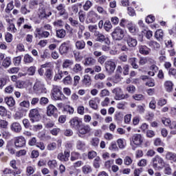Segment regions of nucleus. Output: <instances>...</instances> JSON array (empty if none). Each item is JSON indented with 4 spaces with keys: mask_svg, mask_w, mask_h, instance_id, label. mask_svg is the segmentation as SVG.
I'll use <instances>...</instances> for the list:
<instances>
[{
    "mask_svg": "<svg viewBox=\"0 0 176 176\" xmlns=\"http://www.w3.org/2000/svg\"><path fill=\"white\" fill-rule=\"evenodd\" d=\"M144 136L140 133H135L129 138L130 144L132 146V149L135 151V147L134 146H141L144 144Z\"/></svg>",
    "mask_w": 176,
    "mask_h": 176,
    "instance_id": "1",
    "label": "nucleus"
},
{
    "mask_svg": "<svg viewBox=\"0 0 176 176\" xmlns=\"http://www.w3.org/2000/svg\"><path fill=\"white\" fill-rule=\"evenodd\" d=\"M61 87H58L57 85H53L52 89L51 91L52 97L54 100H63L67 98L63 94V91H61Z\"/></svg>",
    "mask_w": 176,
    "mask_h": 176,
    "instance_id": "2",
    "label": "nucleus"
},
{
    "mask_svg": "<svg viewBox=\"0 0 176 176\" xmlns=\"http://www.w3.org/2000/svg\"><path fill=\"white\" fill-rule=\"evenodd\" d=\"M111 36L113 41H122V39L124 38V30L117 26L111 33Z\"/></svg>",
    "mask_w": 176,
    "mask_h": 176,
    "instance_id": "3",
    "label": "nucleus"
},
{
    "mask_svg": "<svg viewBox=\"0 0 176 176\" xmlns=\"http://www.w3.org/2000/svg\"><path fill=\"white\" fill-rule=\"evenodd\" d=\"M113 94H115V100H127L130 97L129 94H123V90L120 87L115 88L112 90Z\"/></svg>",
    "mask_w": 176,
    "mask_h": 176,
    "instance_id": "4",
    "label": "nucleus"
},
{
    "mask_svg": "<svg viewBox=\"0 0 176 176\" xmlns=\"http://www.w3.org/2000/svg\"><path fill=\"white\" fill-rule=\"evenodd\" d=\"M100 19V15L97 14V12L91 10L87 14V19L85 20V23L87 24H90V23H97Z\"/></svg>",
    "mask_w": 176,
    "mask_h": 176,
    "instance_id": "5",
    "label": "nucleus"
},
{
    "mask_svg": "<svg viewBox=\"0 0 176 176\" xmlns=\"http://www.w3.org/2000/svg\"><path fill=\"white\" fill-rule=\"evenodd\" d=\"M151 162L153 163V168H160V167L164 166V160L159 155L153 157Z\"/></svg>",
    "mask_w": 176,
    "mask_h": 176,
    "instance_id": "6",
    "label": "nucleus"
},
{
    "mask_svg": "<svg viewBox=\"0 0 176 176\" xmlns=\"http://www.w3.org/2000/svg\"><path fill=\"white\" fill-rule=\"evenodd\" d=\"M29 118L32 123L41 120V114L37 109H33L30 111Z\"/></svg>",
    "mask_w": 176,
    "mask_h": 176,
    "instance_id": "7",
    "label": "nucleus"
},
{
    "mask_svg": "<svg viewBox=\"0 0 176 176\" xmlns=\"http://www.w3.org/2000/svg\"><path fill=\"white\" fill-rule=\"evenodd\" d=\"M69 49H72V44H71V41H67L60 45L59 47V52L62 55L67 54L69 51Z\"/></svg>",
    "mask_w": 176,
    "mask_h": 176,
    "instance_id": "8",
    "label": "nucleus"
},
{
    "mask_svg": "<svg viewBox=\"0 0 176 176\" xmlns=\"http://www.w3.org/2000/svg\"><path fill=\"white\" fill-rule=\"evenodd\" d=\"M56 10H58V14L59 16H63V17L67 20L68 19V12H67V10H65V5L63 3H60L56 7Z\"/></svg>",
    "mask_w": 176,
    "mask_h": 176,
    "instance_id": "9",
    "label": "nucleus"
},
{
    "mask_svg": "<svg viewBox=\"0 0 176 176\" xmlns=\"http://www.w3.org/2000/svg\"><path fill=\"white\" fill-rule=\"evenodd\" d=\"M69 123L72 129L78 130L80 127V123H82V120H80L79 117H74L69 120Z\"/></svg>",
    "mask_w": 176,
    "mask_h": 176,
    "instance_id": "10",
    "label": "nucleus"
},
{
    "mask_svg": "<svg viewBox=\"0 0 176 176\" xmlns=\"http://www.w3.org/2000/svg\"><path fill=\"white\" fill-rule=\"evenodd\" d=\"M16 148H24L25 146V138L24 136H17L14 139Z\"/></svg>",
    "mask_w": 176,
    "mask_h": 176,
    "instance_id": "11",
    "label": "nucleus"
},
{
    "mask_svg": "<svg viewBox=\"0 0 176 176\" xmlns=\"http://www.w3.org/2000/svg\"><path fill=\"white\" fill-rule=\"evenodd\" d=\"M33 89L34 90V91H36V93L38 94H46L47 92L46 87H45V85H43V83H42L41 81L36 82L33 87Z\"/></svg>",
    "mask_w": 176,
    "mask_h": 176,
    "instance_id": "12",
    "label": "nucleus"
},
{
    "mask_svg": "<svg viewBox=\"0 0 176 176\" xmlns=\"http://www.w3.org/2000/svg\"><path fill=\"white\" fill-rule=\"evenodd\" d=\"M37 15L40 20H43V19H49V17L52 16V12L50 11L46 12V10H45V8H40L38 10Z\"/></svg>",
    "mask_w": 176,
    "mask_h": 176,
    "instance_id": "13",
    "label": "nucleus"
},
{
    "mask_svg": "<svg viewBox=\"0 0 176 176\" xmlns=\"http://www.w3.org/2000/svg\"><path fill=\"white\" fill-rule=\"evenodd\" d=\"M78 131V137H82L81 135H85V134H88L91 131V128L89 124H84L77 129Z\"/></svg>",
    "mask_w": 176,
    "mask_h": 176,
    "instance_id": "14",
    "label": "nucleus"
},
{
    "mask_svg": "<svg viewBox=\"0 0 176 176\" xmlns=\"http://www.w3.org/2000/svg\"><path fill=\"white\" fill-rule=\"evenodd\" d=\"M116 69V64L112 60H107L105 63V69L108 74H113Z\"/></svg>",
    "mask_w": 176,
    "mask_h": 176,
    "instance_id": "15",
    "label": "nucleus"
},
{
    "mask_svg": "<svg viewBox=\"0 0 176 176\" xmlns=\"http://www.w3.org/2000/svg\"><path fill=\"white\" fill-rule=\"evenodd\" d=\"M47 116H54V118H58V114H57V108L53 105L50 104L47 107Z\"/></svg>",
    "mask_w": 176,
    "mask_h": 176,
    "instance_id": "16",
    "label": "nucleus"
},
{
    "mask_svg": "<svg viewBox=\"0 0 176 176\" xmlns=\"http://www.w3.org/2000/svg\"><path fill=\"white\" fill-rule=\"evenodd\" d=\"M36 32V37L38 38L39 39L42 38H49L50 36V32L47 31L42 32V29L37 28L35 30Z\"/></svg>",
    "mask_w": 176,
    "mask_h": 176,
    "instance_id": "17",
    "label": "nucleus"
},
{
    "mask_svg": "<svg viewBox=\"0 0 176 176\" xmlns=\"http://www.w3.org/2000/svg\"><path fill=\"white\" fill-rule=\"evenodd\" d=\"M100 98L98 97H95L91 98L89 101V105L90 107V108H91L92 109H94L95 111H97L98 109V104H100Z\"/></svg>",
    "mask_w": 176,
    "mask_h": 176,
    "instance_id": "18",
    "label": "nucleus"
},
{
    "mask_svg": "<svg viewBox=\"0 0 176 176\" xmlns=\"http://www.w3.org/2000/svg\"><path fill=\"white\" fill-rule=\"evenodd\" d=\"M69 156H71L69 151L65 150L64 153H60L58 154L57 158L58 160H60V162H68V160H69Z\"/></svg>",
    "mask_w": 176,
    "mask_h": 176,
    "instance_id": "19",
    "label": "nucleus"
},
{
    "mask_svg": "<svg viewBox=\"0 0 176 176\" xmlns=\"http://www.w3.org/2000/svg\"><path fill=\"white\" fill-rule=\"evenodd\" d=\"M10 130L13 131V133H21V130L23 128L21 127V124L17 122H14L10 125Z\"/></svg>",
    "mask_w": 176,
    "mask_h": 176,
    "instance_id": "20",
    "label": "nucleus"
},
{
    "mask_svg": "<svg viewBox=\"0 0 176 176\" xmlns=\"http://www.w3.org/2000/svg\"><path fill=\"white\" fill-rule=\"evenodd\" d=\"M94 36H96V41L98 42H101V43L106 42V43L108 45V42L107 41V40H108V38L105 37V35H104V34L100 32V31L95 32Z\"/></svg>",
    "mask_w": 176,
    "mask_h": 176,
    "instance_id": "21",
    "label": "nucleus"
},
{
    "mask_svg": "<svg viewBox=\"0 0 176 176\" xmlns=\"http://www.w3.org/2000/svg\"><path fill=\"white\" fill-rule=\"evenodd\" d=\"M70 71L72 74H80L83 71V66L80 63H76Z\"/></svg>",
    "mask_w": 176,
    "mask_h": 176,
    "instance_id": "22",
    "label": "nucleus"
},
{
    "mask_svg": "<svg viewBox=\"0 0 176 176\" xmlns=\"http://www.w3.org/2000/svg\"><path fill=\"white\" fill-rule=\"evenodd\" d=\"M125 41L129 47H135V46H137V39L133 38L130 36L125 37Z\"/></svg>",
    "mask_w": 176,
    "mask_h": 176,
    "instance_id": "23",
    "label": "nucleus"
},
{
    "mask_svg": "<svg viewBox=\"0 0 176 176\" xmlns=\"http://www.w3.org/2000/svg\"><path fill=\"white\" fill-rule=\"evenodd\" d=\"M164 87L168 93L173 91V87H174V83L171 80H166L164 83Z\"/></svg>",
    "mask_w": 176,
    "mask_h": 176,
    "instance_id": "24",
    "label": "nucleus"
},
{
    "mask_svg": "<svg viewBox=\"0 0 176 176\" xmlns=\"http://www.w3.org/2000/svg\"><path fill=\"white\" fill-rule=\"evenodd\" d=\"M83 64L87 67H91L96 64V60L93 57H87L85 58Z\"/></svg>",
    "mask_w": 176,
    "mask_h": 176,
    "instance_id": "25",
    "label": "nucleus"
},
{
    "mask_svg": "<svg viewBox=\"0 0 176 176\" xmlns=\"http://www.w3.org/2000/svg\"><path fill=\"white\" fill-rule=\"evenodd\" d=\"M126 28H128V30L131 34H135L138 32V29H137L135 25H134V23H133L131 21L129 22V23L126 25Z\"/></svg>",
    "mask_w": 176,
    "mask_h": 176,
    "instance_id": "26",
    "label": "nucleus"
},
{
    "mask_svg": "<svg viewBox=\"0 0 176 176\" xmlns=\"http://www.w3.org/2000/svg\"><path fill=\"white\" fill-rule=\"evenodd\" d=\"M12 65V58L10 56H6L2 61L1 66L3 68H9Z\"/></svg>",
    "mask_w": 176,
    "mask_h": 176,
    "instance_id": "27",
    "label": "nucleus"
},
{
    "mask_svg": "<svg viewBox=\"0 0 176 176\" xmlns=\"http://www.w3.org/2000/svg\"><path fill=\"white\" fill-rule=\"evenodd\" d=\"M139 52L140 54H144V56H148L151 52V49L148 48L146 45L139 46Z\"/></svg>",
    "mask_w": 176,
    "mask_h": 176,
    "instance_id": "28",
    "label": "nucleus"
},
{
    "mask_svg": "<svg viewBox=\"0 0 176 176\" xmlns=\"http://www.w3.org/2000/svg\"><path fill=\"white\" fill-rule=\"evenodd\" d=\"M28 87V82L23 81V80H18L16 82V87L17 89H25Z\"/></svg>",
    "mask_w": 176,
    "mask_h": 176,
    "instance_id": "29",
    "label": "nucleus"
},
{
    "mask_svg": "<svg viewBox=\"0 0 176 176\" xmlns=\"http://www.w3.org/2000/svg\"><path fill=\"white\" fill-rule=\"evenodd\" d=\"M4 102H6L8 107H14L16 104V102L14 101V99L12 97L5 98Z\"/></svg>",
    "mask_w": 176,
    "mask_h": 176,
    "instance_id": "30",
    "label": "nucleus"
},
{
    "mask_svg": "<svg viewBox=\"0 0 176 176\" xmlns=\"http://www.w3.org/2000/svg\"><path fill=\"white\" fill-rule=\"evenodd\" d=\"M76 47L78 50H83L86 47V43L83 40L77 41L76 42Z\"/></svg>",
    "mask_w": 176,
    "mask_h": 176,
    "instance_id": "31",
    "label": "nucleus"
},
{
    "mask_svg": "<svg viewBox=\"0 0 176 176\" xmlns=\"http://www.w3.org/2000/svg\"><path fill=\"white\" fill-rule=\"evenodd\" d=\"M23 62L25 64H31V63H34V58L29 54H26L24 55Z\"/></svg>",
    "mask_w": 176,
    "mask_h": 176,
    "instance_id": "32",
    "label": "nucleus"
},
{
    "mask_svg": "<svg viewBox=\"0 0 176 176\" xmlns=\"http://www.w3.org/2000/svg\"><path fill=\"white\" fill-rule=\"evenodd\" d=\"M164 36V32L162 30H158L155 33V38L157 41H162Z\"/></svg>",
    "mask_w": 176,
    "mask_h": 176,
    "instance_id": "33",
    "label": "nucleus"
},
{
    "mask_svg": "<svg viewBox=\"0 0 176 176\" xmlns=\"http://www.w3.org/2000/svg\"><path fill=\"white\" fill-rule=\"evenodd\" d=\"M80 157H81L80 153L75 151H73L71 153V157H70L71 162H75L76 160L80 159Z\"/></svg>",
    "mask_w": 176,
    "mask_h": 176,
    "instance_id": "34",
    "label": "nucleus"
},
{
    "mask_svg": "<svg viewBox=\"0 0 176 176\" xmlns=\"http://www.w3.org/2000/svg\"><path fill=\"white\" fill-rule=\"evenodd\" d=\"M1 176H10L12 174L13 175V170L10 168H5L1 170Z\"/></svg>",
    "mask_w": 176,
    "mask_h": 176,
    "instance_id": "35",
    "label": "nucleus"
},
{
    "mask_svg": "<svg viewBox=\"0 0 176 176\" xmlns=\"http://www.w3.org/2000/svg\"><path fill=\"white\" fill-rule=\"evenodd\" d=\"M71 65H74V60L66 59L63 61L62 67L63 68H69Z\"/></svg>",
    "mask_w": 176,
    "mask_h": 176,
    "instance_id": "36",
    "label": "nucleus"
},
{
    "mask_svg": "<svg viewBox=\"0 0 176 176\" xmlns=\"http://www.w3.org/2000/svg\"><path fill=\"white\" fill-rule=\"evenodd\" d=\"M52 65L51 63H45L44 65H41V67L38 69V74L42 76L43 74L45 73V70H43V68H49Z\"/></svg>",
    "mask_w": 176,
    "mask_h": 176,
    "instance_id": "37",
    "label": "nucleus"
},
{
    "mask_svg": "<svg viewBox=\"0 0 176 176\" xmlns=\"http://www.w3.org/2000/svg\"><path fill=\"white\" fill-rule=\"evenodd\" d=\"M124 164L125 166H131L133 164V158L129 155L125 156L124 158Z\"/></svg>",
    "mask_w": 176,
    "mask_h": 176,
    "instance_id": "38",
    "label": "nucleus"
},
{
    "mask_svg": "<svg viewBox=\"0 0 176 176\" xmlns=\"http://www.w3.org/2000/svg\"><path fill=\"white\" fill-rule=\"evenodd\" d=\"M99 96L102 98L104 97H109V96H111V92L109 91V90L104 89L100 91Z\"/></svg>",
    "mask_w": 176,
    "mask_h": 176,
    "instance_id": "39",
    "label": "nucleus"
},
{
    "mask_svg": "<svg viewBox=\"0 0 176 176\" xmlns=\"http://www.w3.org/2000/svg\"><path fill=\"white\" fill-rule=\"evenodd\" d=\"M166 160H170V162H174L175 163V153H167L166 155Z\"/></svg>",
    "mask_w": 176,
    "mask_h": 176,
    "instance_id": "40",
    "label": "nucleus"
},
{
    "mask_svg": "<svg viewBox=\"0 0 176 176\" xmlns=\"http://www.w3.org/2000/svg\"><path fill=\"white\" fill-rule=\"evenodd\" d=\"M65 35H67V32L64 29H60L56 31V36L58 38H65Z\"/></svg>",
    "mask_w": 176,
    "mask_h": 176,
    "instance_id": "41",
    "label": "nucleus"
},
{
    "mask_svg": "<svg viewBox=\"0 0 176 176\" xmlns=\"http://www.w3.org/2000/svg\"><path fill=\"white\" fill-rule=\"evenodd\" d=\"M148 46L150 47H153L155 50H157V49H160V44L156 41H149Z\"/></svg>",
    "mask_w": 176,
    "mask_h": 176,
    "instance_id": "42",
    "label": "nucleus"
},
{
    "mask_svg": "<svg viewBox=\"0 0 176 176\" xmlns=\"http://www.w3.org/2000/svg\"><path fill=\"white\" fill-rule=\"evenodd\" d=\"M82 171L84 174H90L93 170L91 169V166L89 165H85L82 166Z\"/></svg>",
    "mask_w": 176,
    "mask_h": 176,
    "instance_id": "43",
    "label": "nucleus"
},
{
    "mask_svg": "<svg viewBox=\"0 0 176 176\" xmlns=\"http://www.w3.org/2000/svg\"><path fill=\"white\" fill-rule=\"evenodd\" d=\"M103 27L105 31H107V32H109V31L112 30V23H111V21H106L105 23H104Z\"/></svg>",
    "mask_w": 176,
    "mask_h": 176,
    "instance_id": "44",
    "label": "nucleus"
},
{
    "mask_svg": "<svg viewBox=\"0 0 176 176\" xmlns=\"http://www.w3.org/2000/svg\"><path fill=\"white\" fill-rule=\"evenodd\" d=\"M129 63L135 69L138 68V65L137 64V58H131L129 59Z\"/></svg>",
    "mask_w": 176,
    "mask_h": 176,
    "instance_id": "45",
    "label": "nucleus"
},
{
    "mask_svg": "<svg viewBox=\"0 0 176 176\" xmlns=\"http://www.w3.org/2000/svg\"><path fill=\"white\" fill-rule=\"evenodd\" d=\"M35 173V168L32 166H28L26 167V173L27 175L30 176L32 175Z\"/></svg>",
    "mask_w": 176,
    "mask_h": 176,
    "instance_id": "46",
    "label": "nucleus"
},
{
    "mask_svg": "<svg viewBox=\"0 0 176 176\" xmlns=\"http://www.w3.org/2000/svg\"><path fill=\"white\" fill-rule=\"evenodd\" d=\"M85 146H86V144L85 143V142L78 140L76 143V148L79 151H82V150L85 149Z\"/></svg>",
    "mask_w": 176,
    "mask_h": 176,
    "instance_id": "47",
    "label": "nucleus"
},
{
    "mask_svg": "<svg viewBox=\"0 0 176 176\" xmlns=\"http://www.w3.org/2000/svg\"><path fill=\"white\" fill-rule=\"evenodd\" d=\"M132 98H133V100H135V101H144V100H145V96H144V95L142 94H135L132 96Z\"/></svg>",
    "mask_w": 176,
    "mask_h": 176,
    "instance_id": "48",
    "label": "nucleus"
},
{
    "mask_svg": "<svg viewBox=\"0 0 176 176\" xmlns=\"http://www.w3.org/2000/svg\"><path fill=\"white\" fill-rule=\"evenodd\" d=\"M164 173L166 175H171V174L173 173V169H171V167L169 164H166L165 166Z\"/></svg>",
    "mask_w": 176,
    "mask_h": 176,
    "instance_id": "49",
    "label": "nucleus"
},
{
    "mask_svg": "<svg viewBox=\"0 0 176 176\" xmlns=\"http://www.w3.org/2000/svg\"><path fill=\"white\" fill-rule=\"evenodd\" d=\"M47 166L50 167V168L54 169L56 167H57V161L54 160H49L47 162Z\"/></svg>",
    "mask_w": 176,
    "mask_h": 176,
    "instance_id": "50",
    "label": "nucleus"
},
{
    "mask_svg": "<svg viewBox=\"0 0 176 176\" xmlns=\"http://www.w3.org/2000/svg\"><path fill=\"white\" fill-rule=\"evenodd\" d=\"M38 5V0H30L29 2L30 9H35Z\"/></svg>",
    "mask_w": 176,
    "mask_h": 176,
    "instance_id": "51",
    "label": "nucleus"
},
{
    "mask_svg": "<svg viewBox=\"0 0 176 176\" xmlns=\"http://www.w3.org/2000/svg\"><path fill=\"white\" fill-rule=\"evenodd\" d=\"M19 107H21V108L22 109H24V108H30V101L28 100H23L22 102H21L19 103Z\"/></svg>",
    "mask_w": 176,
    "mask_h": 176,
    "instance_id": "52",
    "label": "nucleus"
},
{
    "mask_svg": "<svg viewBox=\"0 0 176 176\" xmlns=\"http://www.w3.org/2000/svg\"><path fill=\"white\" fill-rule=\"evenodd\" d=\"M8 31L10 32H12L13 34H16L17 32V28H16V25H14V23H10L8 25Z\"/></svg>",
    "mask_w": 176,
    "mask_h": 176,
    "instance_id": "53",
    "label": "nucleus"
},
{
    "mask_svg": "<svg viewBox=\"0 0 176 176\" xmlns=\"http://www.w3.org/2000/svg\"><path fill=\"white\" fill-rule=\"evenodd\" d=\"M21 13L22 14H28V13H31V10L27 9V5L24 4L21 7Z\"/></svg>",
    "mask_w": 176,
    "mask_h": 176,
    "instance_id": "54",
    "label": "nucleus"
},
{
    "mask_svg": "<svg viewBox=\"0 0 176 176\" xmlns=\"http://www.w3.org/2000/svg\"><path fill=\"white\" fill-rule=\"evenodd\" d=\"M92 6H93V3H91V1L87 0L83 6V9H84V10L87 12V10H89V9H90V8H91Z\"/></svg>",
    "mask_w": 176,
    "mask_h": 176,
    "instance_id": "55",
    "label": "nucleus"
},
{
    "mask_svg": "<svg viewBox=\"0 0 176 176\" xmlns=\"http://www.w3.org/2000/svg\"><path fill=\"white\" fill-rule=\"evenodd\" d=\"M4 91L6 94H12L14 91V87L13 85H9L5 88Z\"/></svg>",
    "mask_w": 176,
    "mask_h": 176,
    "instance_id": "56",
    "label": "nucleus"
},
{
    "mask_svg": "<svg viewBox=\"0 0 176 176\" xmlns=\"http://www.w3.org/2000/svg\"><path fill=\"white\" fill-rule=\"evenodd\" d=\"M53 25H54V27H64V21L58 19L53 22Z\"/></svg>",
    "mask_w": 176,
    "mask_h": 176,
    "instance_id": "57",
    "label": "nucleus"
},
{
    "mask_svg": "<svg viewBox=\"0 0 176 176\" xmlns=\"http://www.w3.org/2000/svg\"><path fill=\"white\" fill-rule=\"evenodd\" d=\"M98 144H100V139L98 138H94L91 139V145H92V146L96 148V146H98Z\"/></svg>",
    "mask_w": 176,
    "mask_h": 176,
    "instance_id": "58",
    "label": "nucleus"
},
{
    "mask_svg": "<svg viewBox=\"0 0 176 176\" xmlns=\"http://www.w3.org/2000/svg\"><path fill=\"white\" fill-rule=\"evenodd\" d=\"M45 75L47 79H52L53 78V70L52 69H47Z\"/></svg>",
    "mask_w": 176,
    "mask_h": 176,
    "instance_id": "59",
    "label": "nucleus"
},
{
    "mask_svg": "<svg viewBox=\"0 0 176 176\" xmlns=\"http://www.w3.org/2000/svg\"><path fill=\"white\" fill-rule=\"evenodd\" d=\"M104 78H105V74H104V73L97 74L94 76L95 80H104Z\"/></svg>",
    "mask_w": 176,
    "mask_h": 176,
    "instance_id": "60",
    "label": "nucleus"
},
{
    "mask_svg": "<svg viewBox=\"0 0 176 176\" xmlns=\"http://www.w3.org/2000/svg\"><path fill=\"white\" fill-rule=\"evenodd\" d=\"M117 143L120 149H124L126 147V143H124V140L122 139H118Z\"/></svg>",
    "mask_w": 176,
    "mask_h": 176,
    "instance_id": "61",
    "label": "nucleus"
},
{
    "mask_svg": "<svg viewBox=\"0 0 176 176\" xmlns=\"http://www.w3.org/2000/svg\"><path fill=\"white\" fill-rule=\"evenodd\" d=\"M90 82H91V78L89 75H85L84 78L82 79V82L85 85H90Z\"/></svg>",
    "mask_w": 176,
    "mask_h": 176,
    "instance_id": "62",
    "label": "nucleus"
},
{
    "mask_svg": "<svg viewBox=\"0 0 176 176\" xmlns=\"http://www.w3.org/2000/svg\"><path fill=\"white\" fill-rule=\"evenodd\" d=\"M56 148H57V144L56 142L50 143L47 146L48 151H54Z\"/></svg>",
    "mask_w": 176,
    "mask_h": 176,
    "instance_id": "63",
    "label": "nucleus"
},
{
    "mask_svg": "<svg viewBox=\"0 0 176 176\" xmlns=\"http://www.w3.org/2000/svg\"><path fill=\"white\" fill-rule=\"evenodd\" d=\"M63 83L64 85H71V83H72V78H71L70 76H66L63 79Z\"/></svg>",
    "mask_w": 176,
    "mask_h": 176,
    "instance_id": "64",
    "label": "nucleus"
}]
</instances>
